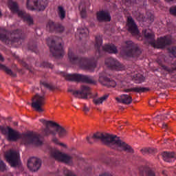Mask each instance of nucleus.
I'll use <instances>...</instances> for the list:
<instances>
[{"instance_id": "nucleus-1", "label": "nucleus", "mask_w": 176, "mask_h": 176, "mask_svg": "<svg viewBox=\"0 0 176 176\" xmlns=\"http://www.w3.org/2000/svg\"><path fill=\"white\" fill-rule=\"evenodd\" d=\"M1 131L6 133L8 131V141H17V140H22L23 142L25 144H32L33 145H42L41 136L38 133H20V132L14 130L10 126L2 128Z\"/></svg>"}, {"instance_id": "nucleus-2", "label": "nucleus", "mask_w": 176, "mask_h": 176, "mask_svg": "<svg viewBox=\"0 0 176 176\" xmlns=\"http://www.w3.org/2000/svg\"><path fill=\"white\" fill-rule=\"evenodd\" d=\"M68 58L71 64L73 65H77L80 68L88 69V71H91V72H93L94 69L97 67V60H96V58L90 59L82 58L75 54L72 49H69Z\"/></svg>"}, {"instance_id": "nucleus-3", "label": "nucleus", "mask_w": 176, "mask_h": 176, "mask_svg": "<svg viewBox=\"0 0 176 176\" xmlns=\"http://www.w3.org/2000/svg\"><path fill=\"white\" fill-rule=\"evenodd\" d=\"M142 34L144 38L148 41L150 45H152V46H156L157 45L159 49H164L166 46H168L171 44V38H170V37H160L156 43V41H155V34L153 33L149 32V30H142Z\"/></svg>"}, {"instance_id": "nucleus-4", "label": "nucleus", "mask_w": 176, "mask_h": 176, "mask_svg": "<svg viewBox=\"0 0 176 176\" xmlns=\"http://www.w3.org/2000/svg\"><path fill=\"white\" fill-rule=\"evenodd\" d=\"M122 51L127 57H138L141 54L138 45L131 41H126L122 43Z\"/></svg>"}, {"instance_id": "nucleus-5", "label": "nucleus", "mask_w": 176, "mask_h": 176, "mask_svg": "<svg viewBox=\"0 0 176 176\" xmlns=\"http://www.w3.org/2000/svg\"><path fill=\"white\" fill-rule=\"evenodd\" d=\"M66 80H71L72 82H83L89 85H97V80L94 76H86L83 74H66L65 75Z\"/></svg>"}, {"instance_id": "nucleus-6", "label": "nucleus", "mask_w": 176, "mask_h": 176, "mask_svg": "<svg viewBox=\"0 0 176 176\" xmlns=\"http://www.w3.org/2000/svg\"><path fill=\"white\" fill-rule=\"evenodd\" d=\"M47 43L53 57H55V58H63L64 57V50L63 49L61 43H57L54 39L48 38Z\"/></svg>"}, {"instance_id": "nucleus-7", "label": "nucleus", "mask_w": 176, "mask_h": 176, "mask_svg": "<svg viewBox=\"0 0 176 176\" xmlns=\"http://www.w3.org/2000/svg\"><path fill=\"white\" fill-rule=\"evenodd\" d=\"M102 37L101 36H96V43H95V49H96V58H100V57H102L105 53L111 54V45L106 44L104 46H102Z\"/></svg>"}, {"instance_id": "nucleus-8", "label": "nucleus", "mask_w": 176, "mask_h": 176, "mask_svg": "<svg viewBox=\"0 0 176 176\" xmlns=\"http://www.w3.org/2000/svg\"><path fill=\"white\" fill-rule=\"evenodd\" d=\"M111 144L117 145L120 151H125L129 153H134V150L131 148V146L127 144L126 142H122V140H120L119 137H118L116 135H111Z\"/></svg>"}, {"instance_id": "nucleus-9", "label": "nucleus", "mask_w": 176, "mask_h": 176, "mask_svg": "<svg viewBox=\"0 0 176 176\" xmlns=\"http://www.w3.org/2000/svg\"><path fill=\"white\" fill-rule=\"evenodd\" d=\"M91 138L93 140H100L104 145H107V146H111V134L109 133L98 132L94 133L91 138L87 137V141L89 144H93Z\"/></svg>"}, {"instance_id": "nucleus-10", "label": "nucleus", "mask_w": 176, "mask_h": 176, "mask_svg": "<svg viewBox=\"0 0 176 176\" xmlns=\"http://www.w3.org/2000/svg\"><path fill=\"white\" fill-rule=\"evenodd\" d=\"M69 93H72L76 98H90L91 91L90 87L86 85L81 86L80 91H75L72 89H68Z\"/></svg>"}, {"instance_id": "nucleus-11", "label": "nucleus", "mask_w": 176, "mask_h": 176, "mask_svg": "<svg viewBox=\"0 0 176 176\" xmlns=\"http://www.w3.org/2000/svg\"><path fill=\"white\" fill-rule=\"evenodd\" d=\"M27 8L29 10H34L35 8L37 10H44L47 6V1L46 0H28L26 3Z\"/></svg>"}, {"instance_id": "nucleus-12", "label": "nucleus", "mask_w": 176, "mask_h": 176, "mask_svg": "<svg viewBox=\"0 0 176 176\" xmlns=\"http://www.w3.org/2000/svg\"><path fill=\"white\" fill-rule=\"evenodd\" d=\"M50 156L51 157H53V159H55V160L63 162L67 164L72 163L73 160L72 157L67 154H64L57 150H52L50 152Z\"/></svg>"}, {"instance_id": "nucleus-13", "label": "nucleus", "mask_w": 176, "mask_h": 176, "mask_svg": "<svg viewBox=\"0 0 176 176\" xmlns=\"http://www.w3.org/2000/svg\"><path fill=\"white\" fill-rule=\"evenodd\" d=\"M45 96H41L39 94H36V96L32 98V107L35 108L38 112H43V109L41 107L45 105Z\"/></svg>"}, {"instance_id": "nucleus-14", "label": "nucleus", "mask_w": 176, "mask_h": 176, "mask_svg": "<svg viewBox=\"0 0 176 176\" xmlns=\"http://www.w3.org/2000/svg\"><path fill=\"white\" fill-rule=\"evenodd\" d=\"M40 122L43 123V124H45V128L42 130V134L45 137H49L50 134L54 136L56 135V131L50 129V127H53V125L56 124V122L53 121H46L44 119L40 120Z\"/></svg>"}, {"instance_id": "nucleus-15", "label": "nucleus", "mask_w": 176, "mask_h": 176, "mask_svg": "<svg viewBox=\"0 0 176 176\" xmlns=\"http://www.w3.org/2000/svg\"><path fill=\"white\" fill-rule=\"evenodd\" d=\"M41 166H42V161L39 158L32 157L28 160V168L30 171H38L39 168H41Z\"/></svg>"}, {"instance_id": "nucleus-16", "label": "nucleus", "mask_w": 176, "mask_h": 176, "mask_svg": "<svg viewBox=\"0 0 176 176\" xmlns=\"http://www.w3.org/2000/svg\"><path fill=\"white\" fill-rule=\"evenodd\" d=\"M6 159L11 167H16L19 165V154L16 151H10L6 154Z\"/></svg>"}, {"instance_id": "nucleus-17", "label": "nucleus", "mask_w": 176, "mask_h": 176, "mask_svg": "<svg viewBox=\"0 0 176 176\" xmlns=\"http://www.w3.org/2000/svg\"><path fill=\"white\" fill-rule=\"evenodd\" d=\"M126 27L129 32H130L131 35H138V34H140V32L138 31V26H137V24H135L133 17L128 16L126 21Z\"/></svg>"}, {"instance_id": "nucleus-18", "label": "nucleus", "mask_w": 176, "mask_h": 176, "mask_svg": "<svg viewBox=\"0 0 176 176\" xmlns=\"http://www.w3.org/2000/svg\"><path fill=\"white\" fill-rule=\"evenodd\" d=\"M10 37L12 42H20V41H23L24 38H25V34L21 29H16L12 30L10 32Z\"/></svg>"}, {"instance_id": "nucleus-19", "label": "nucleus", "mask_w": 176, "mask_h": 176, "mask_svg": "<svg viewBox=\"0 0 176 176\" xmlns=\"http://www.w3.org/2000/svg\"><path fill=\"white\" fill-rule=\"evenodd\" d=\"M96 20L99 23L104 21H111V14L107 10H101L96 13Z\"/></svg>"}, {"instance_id": "nucleus-20", "label": "nucleus", "mask_w": 176, "mask_h": 176, "mask_svg": "<svg viewBox=\"0 0 176 176\" xmlns=\"http://www.w3.org/2000/svg\"><path fill=\"white\" fill-rule=\"evenodd\" d=\"M19 17L23 19V21L27 23L28 25H34V18L25 12V11H20L19 12Z\"/></svg>"}, {"instance_id": "nucleus-21", "label": "nucleus", "mask_w": 176, "mask_h": 176, "mask_svg": "<svg viewBox=\"0 0 176 176\" xmlns=\"http://www.w3.org/2000/svg\"><path fill=\"white\" fill-rule=\"evenodd\" d=\"M52 127H56L55 129L56 135H58V137L60 138H64L65 135H67V130L64 129V127L61 126L60 124L55 122V124L52 126Z\"/></svg>"}, {"instance_id": "nucleus-22", "label": "nucleus", "mask_w": 176, "mask_h": 176, "mask_svg": "<svg viewBox=\"0 0 176 176\" xmlns=\"http://www.w3.org/2000/svg\"><path fill=\"white\" fill-rule=\"evenodd\" d=\"M76 36V38L78 36L80 41H82L83 38H87V36H89V29H87V28H78Z\"/></svg>"}, {"instance_id": "nucleus-23", "label": "nucleus", "mask_w": 176, "mask_h": 176, "mask_svg": "<svg viewBox=\"0 0 176 176\" xmlns=\"http://www.w3.org/2000/svg\"><path fill=\"white\" fill-rule=\"evenodd\" d=\"M116 101H118V102H122V104H125L126 105L133 102V98L129 95H122L120 98H116Z\"/></svg>"}, {"instance_id": "nucleus-24", "label": "nucleus", "mask_w": 176, "mask_h": 176, "mask_svg": "<svg viewBox=\"0 0 176 176\" xmlns=\"http://www.w3.org/2000/svg\"><path fill=\"white\" fill-rule=\"evenodd\" d=\"M123 68V65L120 64L119 61L115 58H111V69H114L115 71H122Z\"/></svg>"}, {"instance_id": "nucleus-25", "label": "nucleus", "mask_w": 176, "mask_h": 176, "mask_svg": "<svg viewBox=\"0 0 176 176\" xmlns=\"http://www.w3.org/2000/svg\"><path fill=\"white\" fill-rule=\"evenodd\" d=\"M98 81L101 85L104 86L107 85V83L111 82V79L108 78V74H107V72H103L99 74V79Z\"/></svg>"}, {"instance_id": "nucleus-26", "label": "nucleus", "mask_w": 176, "mask_h": 176, "mask_svg": "<svg viewBox=\"0 0 176 176\" xmlns=\"http://www.w3.org/2000/svg\"><path fill=\"white\" fill-rule=\"evenodd\" d=\"M9 6L12 12H13V13H17L18 16L19 12H24V10H20L17 3L12 0L9 1Z\"/></svg>"}, {"instance_id": "nucleus-27", "label": "nucleus", "mask_w": 176, "mask_h": 176, "mask_svg": "<svg viewBox=\"0 0 176 176\" xmlns=\"http://www.w3.org/2000/svg\"><path fill=\"white\" fill-rule=\"evenodd\" d=\"M124 91L125 93H130V91H134L135 93H145V91H148V89L145 87H133L131 89H126Z\"/></svg>"}, {"instance_id": "nucleus-28", "label": "nucleus", "mask_w": 176, "mask_h": 176, "mask_svg": "<svg viewBox=\"0 0 176 176\" xmlns=\"http://www.w3.org/2000/svg\"><path fill=\"white\" fill-rule=\"evenodd\" d=\"M162 157L166 162H171L172 161H168V159H176V154L174 152L165 151L162 153Z\"/></svg>"}, {"instance_id": "nucleus-29", "label": "nucleus", "mask_w": 176, "mask_h": 176, "mask_svg": "<svg viewBox=\"0 0 176 176\" xmlns=\"http://www.w3.org/2000/svg\"><path fill=\"white\" fill-rule=\"evenodd\" d=\"M8 31L5 28H0V41L5 42L9 39L8 38Z\"/></svg>"}, {"instance_id": "nucleus-30", "label": "nucleus", "mask_w": 176, "mask_h": 176, "mask_svg": "<svg viewBox=\"0 0 176 176\" xmlns=\"http://www.w3.org/2000/svg\"><path fill=\"white\" fill-rule=\"evenodd\" d=\"M0 69L4 71L8 75L12 76V78H15L16 74L14 72H12V69H9L8 67L5 66L0 63Z\"/></svg>"}, {"instance_id": "nucleus-31", "label": "nucleus", "mask_w": 176, "mask_h": 176, "mask_svg": "<svg viewBox=\"0 0 176 176\" xmlns=\"http://www.w3.org/2000/svg\"><path fill=\"white\" fill-rule=\"evenodd\" d=\"M108 97H109V95H104L99 98H95L93 100V102L95 104V105H100L102 104V102L105 101Z\"/></svg>"}, {"instance_id": "nucleus-32", "label": "nucleus", "mask_w": 176, "mask_h": 176, "mask_svg": "<svg viewBox=\"0 0 176 176\" xmlns=\"http://www.w3.org/2000/svg\"><path fill=\"white\" fill-rule=\"evenodd\" d=\"M57 24L54 23V22L52 21H49L47 23V30L50 31V32H53L54 31H56V27Z\"/></svg>"}, {"instance_id": "nucleus-33", "label": "nucleus", "mask_w": 176, "mask_h": 176, "mask_svg": "<svg viewBox=\"0 0 176 176\" xmlns=\"http://www.w3.org/2000/svg\"><path fill=\"white\" fill-rule=\"evenodd\" d=\"M144 79L145 78H144V76L140 74H138L133 76V80H134V82H135L136 83H142Z\"/></svg>"}, {"instance_id": "nucleus-34", "label": "nucleus", "mask_w": 176, "mask_h": 176, "mask_svg": "<svg viewBox=\"0 0 176 176\" xmlns=\"http://www.w3.org/2000/svg\"><path fill=\"white\" fill-rule=\"evenodd\" d=\"M58 13L60 20H64V19H65V10H64L63 6H59L58 7Z\"/></svg>"}, {"instance_id": "nucleus-35", "label": "nucleus", "mask_w": 176, "mask_h": 176, "mask_svg": "<svg viewBox=\"0 0 176 176\" xmlns=\"http://www.w3.org/2000/svg\"><path fill=\"white\" fill-rule=\"evenodd\" d=\"M162 69H164V71H165L166 72H168V74H173L174 72V66L171 65V67L166 66L164 65H161Z\"/></svg>"}, {"instance_id": "nucleus-36", "label": "nucleus", "mask_w": 176, "mask_h": 176, "mask_svg": "<svg viewBox=\"0 0 176 176\" xmlns=\"http://www.w3.org/2000/svg\"><path fill=\"white\" fill-rule=\"evenodd\" d=\"M40 85L41 86H43L44 87H46V89H49L50 90H53V89H54V87L53 85L47 83L46 81L44 80H41Z\"/></svg>"}, {"instance_id": "nucleus-37", "label": "nucleus", "mask_w": 176, "mask_h": 176, "mask_svg": "<svg viewBox=\"0 0 176 176\" xmlns=\"http://www.w3.org/2000/svg\"><path fill=\"white\" fill-rule=\"evenodd\" d=\"M78 9H79V10H81L80 11L81 17L82 19H86V16H87L86 8H82V3H80V5L78 6Z\"/></svg>"}, {"instance_id": "nucleus-38", "label": "nucleus", "mask_w": 176, "mask_h": 176, "mask_svg": "<svg viewBox=\"0 0 176 176\" xmlns=\"http://www.w3.org/2000/svg\"><path fill=\"white\" fill-rule=\"evenodd\" d=\"M40 67H43V68H50L51 69H53L54 66L49 62L44 61L40 65Z\"/></svg>"}, {"instance_id": "nucleus-39", "label": "nucleus", "mask_w": 176, "mask_h": 176, "mask_svg": "<svg viewBox=\"0 0 176 176\" xmlns=\"http://www.w3.org/2000/svg\"><path fill=\"white\" fill-rule=\"evenodd\" d=\"M64 31V26L61 24H56L55 28V32H63Z\"/></svg>"}, {"instance_id": "nucleus-40", "label": "nucleus", "mask_w": 176, "mask_h": 176, "mask_svg": "<svg viewBox=\"0 0 176 176\" xmlns=\"http://www.w3.org/2000/svg\"><path fill=\"white\" fill-rule=\"evenodd\" d=\"M63 173L65 176H76V175L74 174V172L65 168L63 170Z\"/></svg>"}, {"instance_id": "nucleus-41", "label": "nucleus", "mask_w": 176, "mask_h": 176, "mask_svg": "<svg viewBox=\"0 0 176 176\" xmlns=\"http://www.w3.org/2000/svg\"><path fill=\"white\" fill-rule=\"evenodd\" d=\"M28 49H29V50H32V52H34V53H38V51L36 49V45H35V44H34L32 45L31 44H29Z\"/></svg>"}, {"instance_id": "nucleus-42", "label": "nucleus", "mask_w": 176, "mask_h": 176, "mask_svg": "<svg viewBox=\"0 0 176 176\" xmlns=\"http://www.w3.org/2000/svg\"><path fill=\"white\" fill-rule=\"evenodd\" d=\"M166 116H157L154 118V122H160V120H164Z\"/></svg>"}, {"instance_id": "nucleus-43", "label": "nucleus", "mask_w": 176, "mask_h": 176, "mask_svg": "<svg viewBox=\"0 0 176 176\" xmlns=\"http://www.w3.org/2000/svg\"><path fill=\"white\" fill-rule=\"evenodd\" d=\"M111 53L113 54H118V47H116V46H115V45H111Z\"/></svg>"}, {"instance_id": "nucleus-44", "label": "nucleus", "mask_w": 176, "mask_h": 176, "mask_svg": "<svg viewBox=\"0 0 176 176\" xmlns=\"http://www.w3.org/2000/svg\"><path fill=\"white\" fill-rule=\"evenodd\" d=\"M6 170V165L3 163V161L0 160V171H5Z\"/></svg>"}, {"instance_id": "nucleus-45", "label": "nucleus", "mask_w": 176, "mask_h": 176, "mask_svg": "<svg viewBox=\"0 0 176 176\" xmlns=\"http://www.w3.org/2000/svg\"><path fill=\"white\" fill-rule=\"evenodd\" d=\"M104 64L106 67L109 68V69H111V58L105 59Z\"/></svg>"}, {"instance_id": "nucleus-46", "label": "nucleus", "mask_w": 176, "mask_h": 176, "mask_svg": "<svg viewBox=\"0 0 176 176\" xmlns=\"http://www.w3.org/2000/svg\"><path fill=\"white\" fill-rule=\"evenodd\" d=\"M169 12L173 16H176V6H172L170 8Z\"/></svg>"}, {"instance_id": "nucleus-47", "label": "nucleus", "mask_w": 176, "mask_h": 176, "mask_svg": "<svg viewBox=\"0 0 176 176\" xmlns=\"http://www.w3.org/2000/svg\"><path fill=\"white\" fill-rule=\"evenodd\" d=\"M148 148V155H153V153H156L157 152V149L154 148Z\"/></svg>"}, {"instance_id": "nucleus-48", "label": "nucleus", "mask_w": 176, "mask_h": 176, "mask_svg": "<svg viewBox=\"0 0 176 176\" xmlns=\"http://www.w3.org/2000/svg\"><path fill=\"white\" fill-rule=\"evenodd\" d=\"M169 52L173 54V57H176V47H172L170 48Z\"/></svg>"}, {"instance_id": "nucleus-49", "label": "nucleus", "mask_w": 176, "mask_h": 176, "mask_svg": "<svg viewBox=\"0 0 176 176\" xmlns=\"http://www.w3.org/2000/svg\"><path fill=\"white\" fill-rule=\"evenodd\" d=\"M140 152L142 153V155H149L148 148L141 149Z\"/></svg>"}, {"instance_id": "nucleus-50", "label": "nucleus", "mask_w": 176, "mask_h": 176, "mask_svg": "<svg viewBox=\"0 0 176 176\" xmlns=\"http://www.w3.org/2000/svg\"><path fill=\"white\" fill-rule=\"evenodd\" d=\"M22 65L27 69H30V66L28 65V64H27V63L22 62Z\"/></svg>"}, {"instance_id": "nucleus-51", "label": "nucleus", "mask_w": 176, "mask_h": 176, "mask_svg": "<svg viewBox=\"0 0 176 176\" xmlns=\"http://www.w3.org/2000/svg\"><path fill=\"white\" fill-rule=\"evenodd\" d=\"M82 111L86 113V112H89L90 109H89V107H87V106H86V104H85L84 108L82 109Z\"/></svg>"}, {"instance_id": "nucleus-52", "label": "nucleus", "mask_w": 176, "mask_h": 176, "mask_svg": "<svg viewBox=\"0 0 176 176\" xmlns=\"http://www.w3.org/2000/svg\"><path fill=\"white\" fill-rule=\"evenodd\" d=\"M111 87H116V82L115 80H112L111 81Z\"/></svg>"}, {"instance_id": "nucleus-53", "label": "nucleus", "mask_w": 176, "mask_h": 176, "mask_svg": "<svg viewBox=\"0 0 176 176\" xmlns=\"http://www.w3.org/2000/svg\"><path fill=\"white\" fill-rule=\"evenodd\" d=\"M162 174L164 176H170V173H168V172H167V170H163Z\"/></svg>"}, {"instance_id": "nucleus-54", "label": "nucleus", "mask_w": 176, "mask_h": 176, "mask_svg": "<svg viewBox=\"0 0 176 176\" xmlns=\"http://www.w3.org/2000/svg\"><path fill=\"white\" fill-rule=\"evenodd\" d=\"M122 3H130L131 2V0H122Z\"/></svg>"}, {"instance_id": "nucleus-55", "label": "nucleus", "mask_w": 176, "mask_h": 176, "mask_svg": "<svg viewBox=\"0 0 176 176\" xmlns=\"http://www.w3.org/2000/svg\"><path fill=\"white\" fill-rule=\"evenodd\" d=\"M99 176H111V175L109 173H104L100 175Z\"/></svg>"}, {"instance_id": "nucleus-56", "label": "nucleus", "mask_w": 176, "mask_h": 176, "mask_svg": "<svg viewBox=\"0 0 176 176\" xmlns=\"http://www.w3.org/2000/svg\"><path fill=\"white\" fill-rule=\"evenodd\" d=\"M53 141L55 142V144H59V142H58V139H57V138H54V139H53Z\"/></svg>"}, {"instance_id": "nucleus-57", "label": "nucleus", "mask_w": 176, "mask_h": 176, "mask_svg": "<svg viewBox=\"0 0 176 176\" xmlns=\"http://www.w3.org/2000/svg\"><path fill=\"white\" fill-rule=\"evenodd\" d=\"M173 69L174 71H176V62H175L174 63H173Z\"/></svg>"}, {"instance_id": "nucleus-58", "label": "nucleus", "mask_w": 176, "mask_h": 176, "mask_svg": "<svg viewBox=\"0 0 176 176\" xmlns=\"http://www.w3.org/2000/svg\"><path fill=\"white\" fill-rule=\"evenodd\" d=\"M167 124H163L162 127L163 129H167Z\"/></svg>"}, {"instance_id": "nucleus-59", "label": "nucleus", "mask_w": 176, "mask_h": 176, "mask_svg": "<svg viewBox=\"0 0 176 176\" xmlns=\"http://www.w3.org/2000/svg\"><path fill=\"white\" fill-rule=\"evenodd\" d=\"M59 144L60 146H64V147H65V144H64L63 143H59V144Z\"/></svg>"}, {"instance_id": "nucleus-60", "label": "nucleus", "mask_w": 176, "mask_h": 176, "mask_svg": "<svg viewBox=\"0 0 176 176\" xmlns=\"http://www.w3.org/2000/svg\"><path fill=\"white\" fill-rule=\"evenodd\" d=\"M0 61H3V57L0 54Z\"/></svg>"}, {"instance_id": "nucleus-61", "label": "nucleus", "mask_w": 176, "mask_h": 176, "mask_svg": "<svg viewBox=\"0 0 176 176\" xmlns=\"http://www.w3.org/2000/svg\"><path fill=\"white\" fill-rule=\"evenodd\" d=\"M104 162L106 164H109V161H104Z\"/></svg>"}, {"instance_id": "nucleus-62", "label": "nucleus", "mask_w": 176, "mask_h": 176, "mask_svg": "<svg viewBox=\"0 0 176 176\" xmlns=\"http://www.w3.org/2000/svg\"><path fill=\"white\" fill-rule=\"evenodd\" d=\"M166 1V2H171V1H173V0H165Z\"/></svg>"}, {"instance_id": "nucleus-63", "label": "nucleus", "mask_w": 176, "mask_h": 176, "mask_svg": "<svg viewBox=\"0 0 176 176\" xmlns=\"http://www.w3.org/2000/svg\"><path fill=\"white\" fill-rule=\"evenodd\" d=\"M151 21H153V17L151 19Z\"/></svg>"}, {"instance_id": "nucleus-64", "label": "nucleus", "mask_w": 176, "mask_h": 176, "mask_svg": "<svg viewBox=\"0 0 176 176\" xmlns=\"http://www.w3.org/2000/svg\"><path fill=\"white\" fill-rule=\"evenodd\" d=\"M1 16H2V12H1V11H0V17H1Z\"/></svg>"}]
</instances>
